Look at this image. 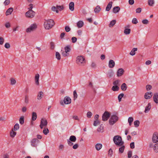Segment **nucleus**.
I'll return each mask as SVG.
<instances>
[{
  "mask_svg": "<svg viewBox=\"0 0 158 158\" xmlns=\"http://www.w3.org/2000/svg\"><path fill=\"white\" fill-rule=\"evenodd\" d=\"M45 21L44 23V26L46 29L49 30L51 29L55 24L54 22L52 19H45Z\"/></svg>",
  "mask_w": 158,
  "mask_h": 158,
  "instance_id": "nucleus-1",
  "label": "nucleus"
},
{
  "mask_svg": "<svg viewBox=\"0 0 158 158\" xmlns=\"http://www.w3.org/2000/svg\"><path fill=\"white\" fill-rule=\"evenodd\" d=\"M114 143L117 146H121L124 144L123 141H122L121 137L118 135H116L113 138Z\"/></svg>",
  "mask_w": 158,
  "mask_h": 158,
  "instance_id": "nucleus-2",
  "label": "nucleus"
},
{
  "mask_svg": "<svg viewBox=\"0 0 158 158\" xmlns=\"http://www.w3.org/2000/svg\"><path fill=\"white\" fill-rule=\"evenodd\" d=\"M71 48L69 46H67L64 48L65 51L62 52V55L64 57H67L69 56V53L71 51Z\"/></svg>",
  "mask_w": 158,
  "mask_h": 158,
  "instance_id": "nucleus-3",
  "label": "nucleus"
},
{
  "mask_svg": "<svg viewBox=\"0 0 158 158\" xmlns=\"http://www.w3.org/2000/svg\"><path fill=\"white\" fill-rule=\"evenodd\" d=\"M118 120V117L116 115H113L109 120V123L110 125H113Z\"/></svg>",
  "mask_w": 158,
  "mask_h": 158,
  "instance_id": "nucleus-4",
  "label": "nucleus"
},
{
  "mask_svg": "<svg viewBox=\"0 0 158 158\" xmlns=\"http://www.w3.org/2000/svg\"><path fill=\"white\" fill-rule=\"evenodd\" d=\"M35 15V12L33 10H28L25 13L26 17L29 18H33Z\"/></svg>",
  "mask_w": 158,
  "mask_h": 158,
  "instance_id": "nucleus-5",
  "label": "nucleus"
},
{
  "mask_svg": "<svg viewBox=\"0 0 158 158\" xmlns=\"http://www.w3.org/2000/svg\"><path fill=\"white\" fill-rule=\"evenodd\" d=\"M48 122L47 120L45 118H42L41 120L40 124V127L41 129H42L44 127H46L47 125Z\"/></svg>",
  "mask_w": 158,
  "mask_h": 158,
  "instance_id": "nucleus-6",
  "label": "nucleus"
},
{
  "mask_svg": "<svg viewBox=\"0 0 158 158\" xmlns=\"http://www.w3.org/2000/svg\"><path fill=\"white\" fill-rule=\"evenodd\" d=\"M76 62L78 64L85 63V60L82 56H78L77 58Z\"/></svg>",
  "mask_w": 158,
  "mask_h": 158,
  "instance_id": "nucleus-7",
  "label": "nucleus"
},
{
  "mask_svg": "<svg viewBox=\"0 0 158 158\" xmlns=\"http://www.w3.org/2000/svg\"><path fill=\"white\" fill-rule=\"evenodd\" d=\"M37 28V26L35 23L31 24L29 27L26 29L27 32H30L35 30Z\"/></svg>",
  "mask_w": 158,
  "mask_h": 158,
  "instance_id": "nucleus-8",
  "label": "nucleus"
},
{
  "mask_svg": "<svg viewBox=\"0 0 158 158\" xmlns=\"http://www.w3.org/2000/svg\"><path fill=\"white\" fill-rule=\"evenodd\" d=\"M110 113L109 112L106 111L102 115V120L104 121H107L110 118Z\"/></svg>",
  "mask_w": 158,
  "mask_h": 158,
  "instance_id": "nucleus-9",
  "label": "nucleus"
},
{
  "mask_svg": "<svg viewBox=\"0 0 158 158\" xmlns=\"http://www.w3.org/2000/svg\"><path fill=\"white\" fill-rule=\"evenodd\" d=\"M152 140L153 143H156L158 142V134L156 132L154 133L152 137Z\"/></svg>",
  "mask_w": 158,
  "mask_h": 158,
  "instance_id": "nucleus-10",
  "label": "nucleus"
},
{
  "mask_svg": "<svg viewBox=\"0 0 158 158\" xmlns=\"http://www.w3.org/2000/svg\"><path fill=\"white\" fill-rule=\"evenodd\" d=\"M124 70L122 68L118 69L117 73V76L118 77L122 76L124 73Z\"/></svg>",
  "mask_w": 158,
  "mask_h": 158,
  "instance_id": "nucleus-11",
  "label": "nucleus"
},
{
  "mask_svg": "<svg viewBox=\"0 0 158 158\" xmlns=\"http://www.w3.org/2000/svg\"><path fill=\"white\" fill-rule=\"evenodd\" d=\"M64 101L65 104H68L71 103V100L69 97L66 96L64 98Z\"/></svg>",
  "mask_w": 158,
  "mask_h": 158,
  "instance_id": "nucleus-12",
  "label": "nucleus"
},
{
  "mask_svg": "<svg viewBox=\"0 0 158 158\" xmlns=\"http://www.w3.org/2000/svg\"><path fill=\"white\" fill-rule=\"evenodd\" d=\"M152 92L146 93L144 95V98L146 99H149L152 97Z\"/></svg>",
  "mask_w": 158,
  "mask_h": 158,
  "instance_id": "nucleus-13",
  "label": "nucleus"
},
{
  "mask_svg": "<svg viewBox=\"0 0 158 158\" xmlns=\"http://www.w3.org/2000/svg\"><path fill=\"white\" fill-rule=\"evenodd\" d=\"M115 64V62L113 60H110L109 62L108 66L110 68H113Z\"/></svg>",
  "mask_w": 158,
  "mask_h": 158,
  "instance_id": "nucleus-14",
  "label": "nucleus"
},
{
  "mask_svg": "<svg viewBox=\"0 0 158 158\" xmlns=\"http://www.w3.org/2000/svg\"><path fill=\"white\" fill-rule=\"evenodd\" d=\"M13 8L12 7H10L8 9L6 12V16L8 15H10L11 14L12 12H13Z\"/></svg>",
  "mask_w": 158,
  "mask_h": 158,
  "instance_id": "nucleus-15",
  "label": "nucleus"
},
{
  "mask_svg": "<svg viewBox=\"0 0 158 158\" xmlns=\"http://www.w3.org/2000/svg\"><path fill=\"white\" fill-rule=\"evenodd\" d=\"M44 93L42 91H40L38 92L37 95V99L38 100L41 99L44 96Z\"/></svg>",
  "mask_w": 158,
  "mask_h": 158,
  "instance_id": "nucleus-16",
  "label": "nucleus"
},
{
  "mask_svg": "<svg viewBox=\"0 0 158 158\" xmlns=\"http://www.w3.org/2000/svg\"><path fill=\"white\" fill-rule=\"evenodd\" d=\"M40 77V75L38 74H37L35 75V82L36 85H39V78Z\"/></svg>",
  "mask_w": 158,
  "mask_h": 158,
  "instance_id": "nucleus-17",
  "label": "nucleus"
},
{
  "mask_svg": "<svg viewBox=\"0 0 158 158\" xmlns=\"http://www.w3.org/2000/svg\"><path fill=\"white\" fill-rule=\"evenodd\" d=\"M153 100L156 103H158V94H155L153 95Z\"/></svg>",
  "mask_w": 158,
  "mask_h": 158,
  "instance_id": "nucleus-18",
  "label": "nucleus"
},
{
  "mask_svg": "<svg viewBox=\"0 0 158 158\" xmlns=\"http://www.w3.org/2000/svg\"><path fill=\"white\" fill-rule=\"evenodd\" d=\"M38 141L37 139H33L31 141V145L33 147H36L37 145L35 143L37 141Z\"/></svg>",
  "mask_w": 158,
  "mask_h": 158,
  "instance_id": "nucleus-19",
  "label": "nucleus"
},
{
  "mask_svg": "<svg viewBox=\"0 0 158 158\" xmlns=\"http://www.w3.org/2000/svg\"><path fill=\"white\" fill-rule=\"evenodd\" d=\"M84 23L82 21H79L77 23V26L78 28L82 27L84 25Z\"/></svg>",
  "mask_w": 158,
  "mask_h": 158,
  "instance_id": "nucleus-20",
  "label": "nucleus"
},
{
  "mask_svg": "<svg viewBox=\"0 0 158 158\" xmlns=\"http://www.w3.org/2000/svg\"><path fill=\"white\" fill-rule=\"evenodd\" d=\"M151 105L150 103H148V106L145 107L144 112L145 113H147L151 109Z\"/></svg>",
  "mask_w": 158,
  "mask_h": 158,
  "instance_id": "nucleus-21",
  "label": "nucleus"
},
{
  "mask_svg": "<svg viewBox=\"0 0 158 158\" xmlns=\"http://www.w3.org/2000/svg\"><path fill=\"white\" fill-rule=\"evenodd\" d=\"M122 90L125 91L126 90L127 88V85L125 83H123L121 85V87Z\"/></svg>",
  "mask_w": 158,
  "mask_h": 158,
  "instance_id": "nucleus-22",
  "label": "nucleus"
},
{
  "mask_svg": "<svg viewBox=\"0 0 158 158\" xmlns=\"http://www.w3.org/2000/svg\"><path fill=\"white\" fill-rule=\"evenodd\" d=\"M112 2H110L107 5L106 8V10L109 11L110 10L112 6Z\"/></svg>",
  "mask_w": 158,
  "mask_h": 158,
  "instance_id": "nucleus-23",
  "label": "nucleus"
},
{
  "mask_svg": "<svg viewBox=\"0 0 158 158\" xmlns=\"http://www.w3.org/2000/svg\"><path fill=\"white\" fill-rule=\"evenodd\" d=\"M102 145L101 143H97L95 146V148L97 151H99L102 148Z\"/></svg>",
  "mask_w": 158,
  "mask_h": 158,
  "instance_id": "nucleus-24",
  "label": "nucleus"
},
{
  "mask_svg": "<svg viewBox=\"0 0 158 158\" xmlns=\"http://www.w3.org/2000/svg\"><path fill=\"white\" fill-rule=\"evenodd\" d=\"M69 8L71 11H73L74 10V3L73 2H71L69 4Z\"/></svg>",
  "mask_w": 158,
  "mask_h": 158,
  "instance_id": "nucleus-25",
  "label": "nucleus"
},
{
  "mask_svg": "<svg viewBox=\"0 0 158 158\" xmlns=\"http://www.w3.org/2000/svg\"><path fill=\"white\" fill-rule=\"evenodd\" d=\"M32 120L33 121L35 120L37 117V114L35 112H33L32 113Z\"/></svg>",
  "mask_w": 158,
  "mask_h": 158,
  "instance_id": "nucleus-26",
  "label": "nucleus"
},
{
  "mask_svg": "<svg viewBox=\"0 0 158 158\" xmlns=\"http://www.w3.org/2000/svg\"><path fill=\"white\" fill-rule=\"evenodd\" d=\"M137 50V48H133L132 50L131 51V52L130 53V55L133 56L135 55V51Z\"/></svg>",
  "mask_w": 158,
  "mask_h": 158,
  "instance_id": "nucleus-27",
  "label": "nucleus"
},
{
  "mask_svg": "<svg viewBox=\"0 0 158 158\" xmlns=\"http://www.w3.org/2000/svg\"><path fill=\"white\" fill-rule=\"evenodd\" d=\"M120 10V7L118 6H116L114 7L113 9V12L114 13H116L118 12Z\"/></svg>",
  "mask_w": 158,
  "mask_h": 158,
  "instance_id": "nucleus-28",
  "label": "nucleus"
},
{
  "mask_svg": "<svg viewBox=\"0 0 158 158\" xmlns=\"http://www.w3.org/2000/svg\"><path fill=\"white\" fill-rule=\"evenodd\" d=\"M69 140L73 142H75L76 140V138L75 136L72 135L70 136Z\"/></svg>",
  "mask_w": 158,
  "mask_h": 158,
  "instance_id": "nucleus-29",
  "label": "nucleus"
},
{
  "mask_svg": "<svg viewBox=\"0 0 158 158\" xmlns=\"http://www.w3.org/2000/svg\"><path fill=\"white\" fill-rule=\"evenodd\" d=\"M116 21L115 20H113L111 21L110 23L109 24V27H113L114 25L116 23Z\"/></svg>",
  "mask_w": 158,
  "mask_h": 158,
  "instance_id": "nucleus-30",
  "label": "nucleus"
},
{
  "mask_svg": "<svg viewBox=\"0 0 158 158\" xmlns=\"http://www.w3.org/2000/svg\"><path fill=\"white\" fill-rule=\"evenodd\" d=\"M16 132L14 131L13 129H12L10 132V136L11 137L13 138L16 135Z\"/></svg>",
  "mask_w": 158,
  "mask_h": 158,
  "instance_id": "nucleus-31",
  "label": "nucleus"
},
{
  "mask_svg": "<svg viewBox=\"0 0 158 158\" xmlns=\"http://www.w3.org/2000/svg\"><path fill=\"white\" fill-rule=\"evenodd\" d=\"M119 88L118 85H114L112 88V90L114 91H118L119 90Z\"/></svg>",
  "mask_w": 158,
  "mask_h": 158,
  "instance_id": "nucleus-32",
  "label": "nucleus"
},
{
  "mask_svg": "<svg viewBox=\"0 0 158 158\" xmlns=\"http://www.w3.org/2000/svg\"><path fill=\"white\" fill-rule=\"evenodd\" d=\"M101 10V8L99 6H97L95 8L94 11L95 13H98Z\"/></svg>",
  "mask_w": 158,
  "mask_h": 158,
  "instance_id": "nucleus-33",
  "label": "nucleus"
},
{
  "mask_svg": "<svg viewBox=\"0 0 158 158\" xmlns=\"http://www.w3.org/2000/svg\"><path fill=\"white\" fill-rule=\"evenodd\" d=\"M10 84L12 85H15L16 83V81L14 78H10Z\"/></svg>",
  "mask_w": 158,
  "mask_h": 158,
  "instance_id": "nucleus-34",
  "label": "nucleus"
},
{
  "mask_svg": "<svg viewBox=\"0 0 158 158\" xmlns=\"http://www.w3.org/2000/svg\"><path fill=\"white\" fill-rule=\"evenodd\" d=\"M103 126L102 125L100 126V127L97 129V131L98 132H103Z\"/></svg>",
  "mask_w": 158,
  "mask_h": 158,
  "instance_id": "nucleus-35",
  "label": "nucleus"
},
{
  "mask_svg": "<svg viewBox=\"0 0 158 158\" xmlns=\"http://www.w3.org/2000/svg\"><path fill=\"white\" fill-rule=\"evenodd\" d=\"M154 151L156 152H158V143H156L154 145L153 148Z\"/></svg>",
  "mask_w": 158,
  "mask_h": 158,
  "instance_id": "nucleus-36",
  "label": "nucleus"
},
{
  "mask_svg": "<svg viewBox=\"0 0 158 158\" xmlns=\"http://www.w3.org/2000/svg\"><path fill=\"white\" fill-rule=\"evenodd\" d=\"M131 30L130 29L125 28L124 30V32L126 35L129 34L130 33Z\"/></svg>",
  "mask_w": 158,
  "mask_h": 158,
  "instance_id": "nucleus-37",
  "label": "nucleus"
},
{
  "mask_svg": "<svg viewBox=\"0 0 158 158\" xmlns=\"http://www.w3.org/2000/svg\"><path fill=\"white\" fill-rule=\"evenodd\" d=\"M148 5L150 6H153L154 4V0H148Z\"/></svg>",
  "mask_w": 158,
  "mask_h": 158,
  "instance_id": "nucleus-38",
  "label": "nucleus"
},
{
  "mask_svg": "<svg viewBox=\"0 0 158 158\" xmlns=\"http://www.w3.org/2000/svg\"><path fill=\"white\" fill-rule=\"evenodd\" d=\"M24 102L26 104L29 103V96L27 95H26L25 96Z\"/></svg>",
  "mask_w": 158,
  "mask_h": 158,
  "instance_id": "nucleus-39",
  "label": "nucleus"
},
{
  "mask_svg": "<svg viewBox=\"0 0 158 158\" xmlns=\"http://www.w3.org/2000/svg\"><path fill=\"white\" fill-rule=\"evenodd\" d=\"M56 58L58 59V60H59L60 59V55L58 52H56Z\"/></svg>",
  "mask_w": 158,
  "mask_h": 158,
  "instance_id": "nucleus-40",
  "label": "nucleus"
},
{
  "mask_svg": "<svg viewBox=\"0 0 158 158\" xmlns=\"http://www.w3.org/2000/svg\"><path fill=\"white\" fill-rule=\"evenodd\" d=\"M19 128V125L18 123H16L14 126V131H16Z\"/></svg>",
  "mask_w": 158,
  "mask_h": 158,
  "instance_id": "nucleus-41",
  "label": "nucleus"
},
{
  "mask_svg": "<svg viewBox=\"0 0 158 158\" xmlns=\"http://www.w3.org/2000/svg\"><path fill=\"white\" fill-rule=\"evenodd\" d=\"M121 146V147L119 148V151L120 153H122L124 151L125 148V146L123 145Z\"/></svg>",
  "mask_w": 158,
  "mask_h": 158,
  "instance_id": "nucleus-42",
  "label": "nucleus"
},
{
  "mask_svg": "<svg viewBox=\"0 0 158 158\" xmlns=\"http://www.w3.org/2000/svg\"><path fill=\"white\" fill-rule=\"evenodd\" d=\"M139 120H136L134 122V124L135 127H138L139 124Z\"/></svg>",
  "mask_w": 158,
  "mask_h": 158,
  "instance_id": "nucleus-43",
  "label": "nucleus"
},
{
  "mask_svg": "<svg viewBox=\"0 0 158 158\" xmlns=\"http://www.w3.org/2000/svg\"><path fill=\"white\" fill-rule=\"evenodd\" d=\"M49 130L48 128H44L43 131L44 134L45 135H47L49 132Z\"/></svg>",
  "mask_w": 158,
  "mask_h": 158,
  "instance_id": "nucleus-44",
  "label": "nucleus"
},
{
  "mask_svg": "<svg viewBox=\"0 0 158 158\" xmlns=\"http://www.w3.org/2000/svg\"><path fill=\"white\" fill-rule=\"evenodd\" d=\"M19 123L20 124L22 125L24 123V117L23 116H22L20 117L19 119Z\"/></svg>",
  "mask_w": 158,
  "mask_h": 158,
  "instance_id": "nucleus-45",
  "label": "nucleus"
},
{
  "mask_svg": "<svg viewBox=\"0 0 158 158\" xmlns=\"http://www.w3.org/2000/svg\"><path fill=\"white\" fill-rule=\"evenodd\" d=\"M124 94L123 93H121L118 96V101L119 102H120L121 100V99L122 98Z\"/></svg>",
  "mask_w": 158,
  "mask_h": 158,
  "instance_id": "nucleus-46",
  "label": "nucleus"
},
{
  "mask_svg": "<svg viewBox=\"0 0 158 158\" xmlns=\"http://www.w3.org/2000/svg\"><path fill=\"white\" fill-rule=\"evenodd\" d=\"M51 9L53 11H56V13H58L59 12V11L57 10V6L56 7L55 6H53L52 7Z\"/></svg>",
  "mask_w": 158,
  "mask_h": 158,
  "instance_id": "nucleus-47",
  "label": "nucleus"
},
{
  "mask_svg": "<svg viewBox=\"0 0 158 158\" xmlns=\"http://www.w3.org/2000/svg\"><path fill=\"white\" fill-rule=\"evenodd\" d=\"M73 99L74 100H75L77 98V93L76 91L75 90L73 91Z\"/></svg>",
  "mask_w": 158,
  "mask_h": 158,
  "instance_id": "nucleus-48",
  "label": "nucleus"
},
{
  "mask_svg": "<svg viewBox=\"0 0 158 158\" xmlns=\"http://www.w3.org/2000/svg\"><path fill=\"white\" fill-rule=\"evenodd\" d=\"M100 122L98 120H96L94 121V125L95 126H97L98 124H99Z\"/></svg>",
  "mask_w": 158,
  "mask_h": 158,
  "instance_id": "nucleus-49",
  "label": "nucleus"
},
{
  "mask_svg": "<svg viewBox=\"0 0 158 158\" xmlns=\"http://www.w3.org/2000/svg\"><path fill=\"white\" fill-rule=\"evenodd\" d=\"M4 41V39L2 37H0V45H2L3 44Z\"/></svg>",
  "mask_w": 158,
  "mask_h": 158,
  "instance_id": "nucleus-50",
  "label": "nucleus"
},
{
  "mask_svg": "<svg viewBox=\"0 0 158 158\" xmlns=\"http://www.w3.org/2000/svg\"><path fill=\"white\" fill-rule=\"evenodd\" d=\"M92 115V114L91 112L89 111L87 112V116L88 118H90Z\"/></svg>",
  "mask_w": 158,
  "mask_h": 158,
  "instance_id": "nucleus-51",
  "label": "nucleus"
},
{
  "mask_svg": "<svg viewBox=\"0 0 158 158\" xmlns=\"http://www.w3.org/2000/svg\"><path fill=\"white\" fill-rule=\"evenodd\" d=\"M119 81L118 80H116L113 82V84L114 85H118L119 84Z\"/></svg>",
  "mask_w": 158,
  "mask_h": 158,
  "instance_id": "nucleus-52",
  "label": "nucleus"
},
{
  "mask_svg": "<svg viewBox=\"0 0 158 158\" xmlns=\"http://www.w3.org/2000/svg\"><path fill=\"white\" fill-rule=\"evenodd\" d=\"M132 22L133 24H136L138 23V22L136 18H134L133 19Z\"/></svg>",
  "mask_w": 158,
  "mask_h": 158,
  "instance_id": "nucleus-53",
  "label": "nucleus"
},
{
  "mask_svg": "<svg viewBox=\"0 0 158 158\" xmlns=\"http://www.w3.org/2000/svg\"><path fill=\"white\" fill-rule=\"evenodd\" d=\"M65 30L66 32H68L70 31L71 29L69 26H66L65 27Z\"/></svg>",
  "mask_w": 158,
  "mask_h": 158,
  "instance_id": "nucleus-54",
  "label": "nucleus"
},
{
  "mask_svg": "<svg viewBox=\"0 0 158 158\" xmlns=\"http://www.w3.org/2000/svg\"><path fill=\"white\" fill-rule=\"evenodd\" d=\"M57 10L59 9L60 10H63L64 9V7H63V6H57Z\"/></svg>",
  "mask_w": 158,
  "mask_h": 158,
  "instance_id": "nucleus-55",
  "label": "nucleus"
},
{
  "mask_svg": "<svg viewBox=\"0 0 158 158\" xmlns=\"http://www.w3.org/2000/svg\"><path fill=\"white\" fill-rule=\"evenodd\" d=\"M10 0H6L4 2V4L5 6L8 5L10 3Z\"/></svg>",
  "mask_w": 158,
  "mask_h": 158,
  "instance_id": "nucleus-56",
  "label": "nucleus"
},
{
  "mask_svg": "<svg viewBox=\"0 0 158 158\" xmlns=\"http://www.w3.org/2000/svg\"><path fill=\"white\" fill-rule=\"evenodd\" d=\"M113 74V73L112 72H108L107 74V76L109 77H112Z\"/></svg>",
  "mask_w": 158,
  "mask_h": 158,
  "instance_id": "nucleus-57",
  "label": "nucleus"
},
{
  "mask_svg": "<svg viewBox=\"0 0 158 158\" xmlns=\"http://www.w3.org/2000/svg\"><path fill=\"white\" fill-rule=\"evenodd\" d=\"M77 39L76 37H73L72 38V41L73 43H75L77 41Z\"/></svg>",
  "mask_w": 158,
  "mask_h": 158,
  "instance_id": "nucleus-58",
  "label": "nucleus"
},
{
  "mask_svg": "<svg viewBox=\"0 0 158 158\" xmlns=\"http://www.w3.org/2000/svg\"><path fill=\"white\" fill-rule=\"evenodd\" d=\"M152 88V86L150 85H147L146 86V89L147 90H150Z\"/></svg>",
  "mask_w": 158,
  "mask_h": 158,
  "instance_id": "nucleus-59",
  "label": "nucleus"
},
{
  "mask_svg": "<svg viewBox=\"0 0 158 158\" xmlns=\"http://www.w3.org/2000/svg\"><path fill=\"white\" fill-rule=\"evenodd\" d=\"M130 147L131 149H133L135 148V143L134 142H133L131 143L130 144Z\"/></svg>",
  "mask_w": 158,
  "mask_h": 158,
  "instance_id": "nucleus-60",
  "label": "nucleus"
},
{
  "mask_svg": "<svg viewBox=\"0 0 158 158\" xmlns=\"http://www.w3.org/2000/svg\"><path fill=\"white\" fill-rule=\"evenodd\" d=\"M132 152L131 151H129L128 152V158H131L132 156Z\"/></svg>",
  "mask_w": 158,
  "mask_h": 158,
  "instance_id": "nucleus-61",
  "label": "nucleus"
},
{
  "mask_svg": "<svg viewBox=\"0 0 158 158\" xmlns=\"http://www.w3.org/2000/svg\"><path fill=\"white\" fill-rule=\"evenodd\" d=\"M142 9L141 8H138L136 10V13H140Z\"/></svg>",
  "mask_w": 158,
  "mask_h": 158,
  "instance_id": "nucleus-62",
  "label": "nucleus"
},
{
  "mask_svg": "<svg viewBox=\"0 0 158 158\" xmlns=\"http://www.w3.org/2000/svg\"><path fill=\"white\" fill-rule=\"evenodd\" d=\"M142 23L143 24H147L148 23V20L145 19L142 21Z\"/></svg>",
  "mask_w": 158,
  "mask_h": 158,
  "instance_id": "nucleus-63",
  "label": "nucleus"
},
{
  "mask_svg": "<svg viewBox=\"0 0 158 158\" xmlns=\"http://www.w3.org/2000/svg\"><path fill=\"white\" fill-rule=\"evenodd\" d=\"M5 47L6 48H10V45L9 43H6L5 45Z\"/></svg>",
  "mask_w": 158,
  "mask_h": 158,
  "instance_id": "nucleus-64",
  "label": "nucleus"
}]
</instances>
